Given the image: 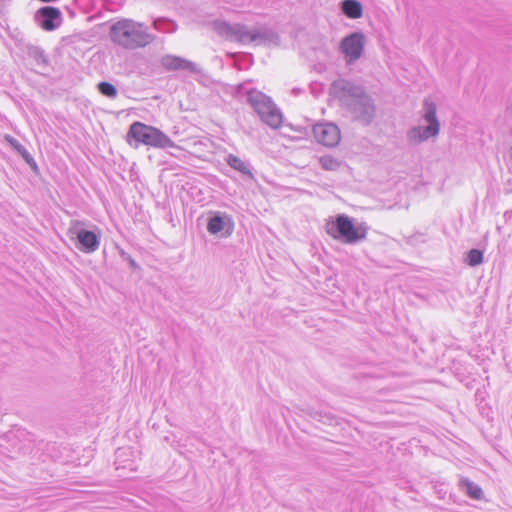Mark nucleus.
<instances>
[{
	"label": "nucleus",
	"instance_id": "obj_1",
	"mask_svg": "<svg viewBox=\"0 0 512 512\" xmlns=\"http://www.w3.org/2000/svg\"><path fill=\"white\" fill-rule=\"evenodd\" d=\"M331 90L347 107L354 119L364 125L373 121L376 108L372 98L362 86L346 79H339L332 83Z\"/></svg>",
	"mask_w": 512,
	"mask_h": 512
},
{
	"label": "nucleus",
	"instance_id": "obj_2",
	"mask_svg": "<svg viewBox=\"0 0 512 512\" xmlns=\"http://www.w3.org/2000/svg\"><path fill=\"white\" fill-rule=\"evenodd\" d=\"M109 38L112 43L126 50L144 48L155 40L144 23L130 18L114 22L109 29Z\"/></svg>",
	"mask_w": 512,
	"mask_h": 512
},
{
	"label": "nucleus",
	"instance_id": "obj_3",
	"mask_svg": "<svg viewBox=\"0 0 512 512\" xmlns=\"http://www.w3.org/2000/svg\"><path fill=\"white\" fill-rule=\"evenodd\" d=\"M213 29L226 40L243 45L251 43L257 45L279 43L277 33L266 27L250 29L245 24L216 20L213 22Z\"/></svg>",
	"mask_w": 512,
	"mask_h": 512
},
{
	"label": "nucleus",
	"instance_id": "obj_4",
	"mask_svg": "<svg viewBox=\"0 0 512 512\" xmlns=\"http://www.w3.org/2000/svg\"><path fill=\"white\" fill-rule=\"evenodd\" d=\"M325 231L333 239L349 245L357 244L367 236V227L364 224H356L354 219L346 214L330 217L326 221Z\"/></svg>",
	"mask_w": 512,
	"mask_h": 512
},
{
	"label": "nucleus",
	"instance_id": "obj_5",
	"mask_svg": "<svg viewBox=\"0 0 512 512\" xmlns=\"http://www.w3.org/2000/svg\"><path fill=\"white\" fill-rule=\"evenodd\" d=\"M421 119L426 125H414L406 133L409 145L417 146L430 139H436L440 133V121L437 118L436 104L430 99L423 101Z\"/></svg>",
	"mask_w": 512,
	"mask_h": 512
},
{
	"label": "nucleus",
	"instance_id": "obj_6",
	"mask_svg": "<svg viewBox=\"0 0 512 512\" xmlns=\"http://www.w3.org/2000/svg\"><path fill=\"white\" fill-rule=\"evenodd\" d=\"M247 102L258 114L262 122L272 129L282 125L283 115L272 99L259 90L252 89L247 93Z\"/></svg>",
	"mask_w": 512,
	"mask_h": 512
},
{
	"label": "nucleus",
	"instance_id": "obj_7",
	"mask_svg": "<svg viewBox=\"0 0 512 512\" xmlns=\"http://www.w3.org/2000/svg\"><path fill=\"white\" fill-rule=\"evenodd\" d=\"M130 138L134 139L137 143L155 148H173L176 146L175 143L158 128L138 121L134 122L129 127L127 133L129 143Z\"/></svg>",
	"mask_w": 512,
	"mask_h": 512
},
{
	"label": "nucleus",
	"instance_id": "obj_8",
	"mask_svg": "<svg viewBox=\"0 0 512 512\" xmlns=\"http://www.w3.org/2000/svg\"><path fill=\"white\" fill-rule=\"evenodd\" d=\"M365 43L366 37L360 31L353 32L341 40L339 50L344 55L346 64H353L362 57Z\"/></svg>",
	"mask_w": 512,
	"mask_h": 512
},
{
	"label": "nucleus",
	"instance_id": "obj_9",
	"mask_svg": "<svg viewBox=\"0 0 512 512\" xmlns=\"http://www.w3.org/2000/svg\"><path fill=\"white\" fill-rule=\"evenodd\" d=\"M35 22L45 31H54L62 24L61 11L53 6H44L34 15Z\"/></svg>",
	"mask_w": 512,
	"mask_h": 512
},
{
	"label": "nucleus",
	"instance_id": "obj_10",
	"mask_svg": "<svg viewBox=\"0 0 512 512\" xmlns=\"http://www.w3.org/2000/svg\"><path fill=\"white\" fill-rule=\"evenodd\" d=\"M80 222H75L70 228V232L74 234L79 242L78 249L84 253H93L100 246V237L94 231L80 228Z\"/></svg>",
	"mask_w": 512,
	"mask_h": 512
},
{
	"label": "nucleus",
	"instance_id": "obj_11",
	"mask_svg": "<svg viewBox=\"0 0 512 512\" xmlns=\"http://www.w3.org/2000/svg\"><path fill=\"white\" fill-rule=\"evenodd\" d=\"M313 135L317 142L327 147L336 146L340 139V130L333 123H319L313 127Z\"/></svg>",
	"mask_w": 512,
	"mask_h": 512
},
{
	"label": "nucleus",
	"instance_id": "obj_12",
	"mask_svg": "<svg viewBox=\"0 0 512 512\" xmlns=\"http://www.w3.org/2000/svg\"><path fill=\"white\" fill-rule=\"evenodd\" d=\"M161 66L167 71H189L191 73H198L200 68L198 65L185 58L175 55H164L160 60Z\"/></svg>",
	"mask_w": 512,
	"mask_h": 512
},
{
	"label": "nucleus",
	"instance_id": "obj_13",
	"mask_svg": "<svg viewBox=\"0 0 512 512\" xmlns=\"http://www.w3.org/2000/svg\"><path fill=\"white\" fill-rule=\"evenodd\" d=\"M225 161L232 169L240 172L242 175L246 176L251 180L254 179V174L250 163L242 160L241 158L234 154H229L226 157Z\"/></svg>",
	"mask_w": 512,
	"mask_h": 512
},
{
	"label": "nucleus",
	"instance_id": "obj_14",
	"mask_svg": "<svg viewBox=\"0 0 512 512\" xmlns=\"http://www.w3.org/2000/svg\"><path fill=\"white\" fill-rule=\"evenodd\" d=\"M231 222V219L226 214L215 213L211 216L207 223V230L210 234L216 235L222 232L226 225Z\"/></svg>",
	"mask_w": 512,
	"mask_h": 512
},
{
	"label": "nucleus",
	"instance_id": "obj_15",
	"mask_svg": "<svg viewBox=\"0 0 512 512\" xmlns=\"http://www.w3.org/2000/svg\"><path fill=\"white\" fill-rule=\"evenodd\" d=\"M342 13L351 19H358L363 14V8L357 0H343L340 3Z\"/></svg>",
	"mask_w": 512,
	"mask_h": 512
},
{
	"label": "nucleus",
	"instance_id": "obj_16",
	"mask_svg": "<svg viewBox=\"0 0 512 512\" xmlns=\"http://www.w3.org/2000/svg\"><path fill=\"white\" fill-rule=\"evenodd\" d=\"M459 487L461 491L474 500H480L483 497L482 488L468 478H461L459 481Z\"/></svg>",
	"mask_w": 512,
	"mask_h": 512
},
{
	"label": "nucleus",
	"instance_id": "obj_17",
	"mask_svg": "<svg viewBox=\"0 0 512 512\" xmlns=\"http://www.w3.org/2000/svg\"><path fill=\"white\" fill-rule=\"evenodd\" d=\"M5 140L10 144L11 147H13L21 155V157L32 169L37 168L36 162L31 156V154L22 144H20V142L17 139L10 135H5Z\"/></svg>",
	"mask_w": 512,
	"mask_h": 512
},
{
	"label": "nucleus",
	"instance_id": "obj_18",
	"mask_svg": "<svg viewBox=\"0 0 512 512\" xmlns=\"http://www.w3.org/2000/svg\"><path fill=\"white\" fill-rule=\"evenodd\" d=\"M27 55L29 58L33 59L35 64L40 68H47L49 66V59L46 56L43 49L38 46H29L27 47Z\"/></svg>",
	"mask_w": 512,
	"mask_h": 512
},
{
	"label": "nucleus",
	"instance_id": "obj_19",
	"mask_svg": "<svg viewBox=\"0 0 512 512\" xmlns=\"http://www.w3.org/2000/svg\"><path fill=\"white\" fill-rule=\"evenodd\" d=\"M152 26L155 30L162 33H174L178 28L175 21L164 17L154 19Z\"/></svg>",
	"mask_w": 512,
	"mask_h": 512
},
{
	"label": "nucleus",
	"instance_id": "obj_20",
	"mask_svg": "<svg viewBox=\"0 0 512 512\" xmlns=\"http://www.w3.org/2000/svg\"><path fill=\"white\" fill-rule=\"evenodd\" d=\"M319 164L324 170L336 171L341 166V161L331 155H323L318 159Z\"/></svg>",
	"mask_w": 512,
	"mask_h": 512
},
{
	"label": "nucleus",
	"instance_id": "obj_21",
	"mask_svg": "<svg viewBox=\"0 0 512 512\" xmlns=\"http://www.w3.org/2000/svg\"><path fill=\"white\" fill-rule=\"evenodd\" d=\"M466 262L469 266L475 267L483 263V252L479 249H471L466 256Z\"/></svg>",
	"mask_w": 512,
	"mask_h": 512
},
{
	"label": "nucleus",
	"instance_id": "obj_22",
	"mask_svg": "<svg viewBox=\"0 0 512 512\" xmlns=\"http://www.w3.org/2000/svg\"><path fill=\"white\" fill-rule=\"evenodd\" d=\"M98 90L99 92L109 98H115L117 96V89L116 87L109 83V82H100L98 84Z\"/></svg>",
	"mask_w": 512,
	"mask_h": 512
},
{
	"label": "nucleus",
	"instance_id": "obj_23",
	"mask_svg": "<svg viewBox=\"0 0 512 512\" xmlns=\"http://www.w3.org/2000/svg\"><path fill=\"white\" fill-rule=\"evenodd\" d=\"M121 256L123 259L127 260L129 265L132 267V268H137L138 265L136 263V261L130 256L128 255L127 253H125L123 250L121 251Z\"/></svg>",
	"mask_w": 512,
	"mask_h": 512
},
{
	"label": "nucleus",
	"instance_id": "obj_24",
	"mask_svg": "<svg viewBox=\"0 0 512 512\" xmlns=\"http://www.w3.org/2000/svg\"><path fill=\"white\" fill-rule=\"evenodd\" d=\"M125 454H126V450H125V449H119V450L116 452V458H117V460H118L121 456H123V455H125Z\"/></svg>",
	"mask_w": 512,
	"mask_h": 512
}]
</instances>
